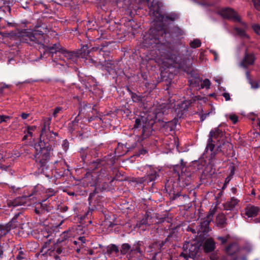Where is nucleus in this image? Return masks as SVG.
I'll return each mask as SVG.
<instances>
[{
    "label": "nucleus",
    "mask_w": 260,
    "mask_h": 260,
    "mask_svg": "<svg viewBox=\"0 0 260 260\" xmlns=\"http://www.w3.org/2000/svg\"><path fill=\"white\" fill-rule=\"evenodd\" d=\"M115 163V158L112 155H107L102 159H97L93 160L89 164V169L93 172L88 175L94 179V182L91 186L102 188L103 190L106 189L108 181H112L111 177L110 176L108 167L106 165L112 166Z\"/></svg>",
    "instance_id": "obj_3"
},
{
    "label": "nucleus",
    "mask_w": 260,
    "mask_h": 260,
    "mask_svg": "<svg viewBox=\"0 0 260 260\" xmlns=\"http://www.w3.org/2000/svg\"><path fill=\"white\" fill-rule=\"evenodd\" d=\"M80 156L82 161L84 163H86V160H89L92 153V150L88 147L81 148L79 151Z\"/></svg>",
    "instance_id": "obj_23"
},
{
    "label": "nucleus",
    "mask_w": 260,
    "mask_h": 260,
    "mask_svg": "<svg viewBox=\"0 0 260 260\" xmlns=\"http://www.w3.org/2000/svg\"><path fill=\"white\" fill-rule=\"evenodd\" d=\"M229 235H226L225 236H218L216 239L220 242V244L223 245L227 243L228 240L230 238Z\"/></svg>",
    "instance_id": "obj_43"
},
{
    "label": "nucleus",
    "mask_w": 260,
    "mask_h": 260,
    "mask_svg": "<svg viewBox=\"0 0 260 260\" xmlns=\"http://www.w3.org/2000/svg\"><path fill=\"white\" fill-rule=\"evenodd\" d=\"M142 241H136L132 246L131 249L128 252L127 257L132 260H141L144 255V251L142 249L143 245Z\"/></svg>",
    "instance_id": "obj_10"
},
{
    "label": "nucleus",
    "mask_w": 260,
    "mask_h": 260,
    "mask_svg": "<svg viewBox=\"0 0 260 260\" xmlns=\"http://www.w3.org/2000/svg\"><path fill=\"white\" fill-rule=\"evenodd\" d=\"M211 84L210 81L208 79H205L203 80V82L201 83V88H206L208 89L210 88V86Z\"/></svg>",
    "instance_id": "obj_47"
},
{
    "label": "nucleus",
    "mask_w": 260,
    "mask_h": 260,
    "mask_svg": "<svg viewBox=\"0 0 260 260\" xmlns=\"http://www.w3.org/2000/svg\"><path fill=\"white\" fill-rule=\"evenodd\" d=\"M33 194H34V193L32 192L31 194H30L29 196H24L21 197L17 198L14 200H9V201H8V203H7L8 206L9 207H15L22 205L25 203L26 200L27 199H29L28 198L31 197V196H32Z\"/></svg>",
    "instance_id": "obj_16"
},
{
    "label": "nucleus",
    "mask_w": 260,
    "mask_h": 260,
    "mask_svg": "<svg viewBox=\"0 0 260 260\" xmlns=\"http://www.w3.org/2000/svg\"><path fill=\"white\" fill-rule=\"evenodd\" d=\"M103 190L102 188L96 187L94 190L89 195L88 199L89 203V211H94L101 208V203L104 201L103 196L98 194L99 190Z\"/></svg>",
    "instance_id": "obj_8"
},
{
    "label": "nucleus",
    "mask_w": 260,
    "mask_h": 260,
    "mask_svg": "<svg viewBox=\"0 0 260 260\" xmlns=\"http://www.w3.org/2000/svg\"><path fill=\"white\" fill-rule=\"evenodd\" d=\"M229 119L234 124H236L238 121V117L235 114H230L229 116Z\"/></svg>",
    "instance_id": "obj_53"
},
{
    "label": "nucleus",
    "mask_w": 260,
    "mask_h": 260,
    "mask_svg": "<svg viewBox=\"0 0 260 260\" xmlns=\"http://www.w3.org/2000/svg\"><path fill=\"white\" fill-rule=\"evenodd\" d=\"M97 120H101V119L96 115H93L91 116L88 117V122H90L92 121H95Z\"/></svg>",
    "instance_id": "obj_57"
},
{
    "label": "nucleus",
    "mask_w": 260,
    "mask_h": 260,
    "mask_svg": "<svg viewBox=\"0 0 260 260\" xmlns=\"http://www.w3.org/2000/svg\"><path fill=\"white\" fill-rule=\"evenodd\" d=\"M149 248L151 249L150 252L153 254V259L155 258L157 254L160 253V249L158 247L157 241H155L149 246Z\"/></svg>",
    "instance_id": "obj_31"
},
{
    "label": "nucleus",
    "mask_w": 260,
    "mask_h": 260,
    "mask_svg": "<svg viewBox=\"0 0 260 260\" xmlns=\"http://www.w3.org/2000/svg\"><path fill=\"white\" fill-rule=\"evenodd\" d=\"M161 126L165 128H170L171 130L175 128L173 124H165V122L164 121H162Z\"/></svg>",
    "instance_id": "obj_59"
},
{
    "label": "nucleus",
    "mask_w": 260,
    "mask_h": 260,
    "mask_svg": "<svg viewBox=\"0 0 260 260\" xmlns=\"http://www.w3.org/2000/svg\"><path fill=\"white\" fill-rule=\"evenodd\" d=\"M239 202V201L237 199L232 197L231 198L230 201H227L225 203L224 208L226 210H232L235 207Z\"/></svg>",
    "instance_id": "obj_29"
},
{
    "label": "nucleus",
    "mask_w": 260,
    "mask_h": 260,
    "mask_svg": "<svg viewBox=\"0 0 260 260\" xmlns=\"http://www.w3.org/2000/svg\"><path fill=\"white\" fill-rule=\"evenodd\" d=\"M250 84H251V87L253 89H257L259 87V84L257 82L250 81Z\"/></svg>",
    "instance_id": "obj_60"
},
{
    "label": "nucleus",
    "mask_w": 260,
    "mask_h": 260,
    "mask_svg": "<svg viewBox=\"0 0 260 260\" xmlns=\"http://www.w3.org/2000/svg\"><path fill=\"white\" fill-rule=\"evenodd\" d=\"M218 13L223 18L240 22L245 28H247V24L245 22L241 21L240 17L233 9L223 8L219 11Z\"/></svg>",
    "instance_id": "obj_9"
},
{
    "label": "nucleus",
    "mask_w": 260,
    "mask_h": 260,
    "mask_svg": "<svg viewBox=\"0 0 260 260\" xmlns=\"http://www.w3.org/2000/svg\"><path fill=\"white\" fill-rule=\"evenodd\" d=\"M76 52L78 53V58L81 57L85 59H87L89 54L91 52V50L89 49V47L86 44L83 45L81 48L76 50Z\"/></svg>",
    "instance_id": "obj_26"
},
{
    "label": "nucleus",
    "mask_w": 260,
    "mask_h": 260,
    "mask_svg": "<svg viewBox=\"0 0 260 260\" xmlns=\"http://www.w3.org/2000/svg\"><path fill=\"white\" fill-rule=\"evenodd\" d=\"M210 222L208 220H204L201 223V227L204 232H206V230L209 228Z\"/></svg>",
    "instance_id": "obj_48"
},
{
    "label": "nucleus",
    "mask_w": 260,
    "mask_h": 260,
    "mask_svg": "<svg viewBox=\"0 0 260 260\" xmlns=\"http://www.w3.org/2000/svg\"><path fill=\"white\" fill-rule=\"evenodd\" d=\"M102 47L100 48V47H94L91 49V53L93 54V56L95 58H97L99 64L104 66H106V60L104 58V56L102 55Z\"/></svg>",
    "instance_id": "obj_17"
},
{
    "label": "nucleus",
    "mask_w": 260,
    "mask_h": 260,
    "mask_svg": "<svg viewBox=\"0 0 260 260\" xmlns=\"http://www.w3.org/2000/svg\"><path fill=\"white\" fill-rule=\"evenodd\" d=\"M216 222L220 228H224L227 225L226 218L223 213L218 214L216 218Z\"/></svg>",
    "instance_id": "obj_27"
},
{
    "label": "nucleus",
    "mask_w": 260,
    "mask_h": 260,
    "mask_svg": "<svg viewBox=\"0 0 260 260\" xmlns=\"http://www.w3.org/2000/svg\"><path fill=\"white\" fill-rule=\"evenodd\" d=\"M160 170L156 168L150 167L145 175L147 181V185L152 182L151 185L155 184V181L159 177Z\"/></svg>",
    "instance_id": "obj_15"
},
{
    "label": "nucleus",
    "mask_w": 260,
    "mask_h": 260,
    "mask_svg": "<svg viewBox=\"0 0 260 260\" xmlns=\"http://www.w3.org/2000/svg\"><path fill=\"white\" fill-rule=\"evenodd\" d=\"M134 182L137 184H143L144 185H147V181L145 176L142 177L136 178Z\"/></svg>",
    "instance_id": "obj_45"
},
{
    "label": "nucleus",
    "mask_w": 260,
    "mask_h": 260,
    "mask_svg": "<svg viewBox=\"0 0 260 260\" xmlns=\"http://www.w3.org/2000/svg\"><path fill=\"white\" fill-rule=\"evenodd\" d=\"M189 45L190 47L192 48H197L201 46V42L199 39H195L190 42Z\"/></svg>",
    "instance_id": "obj_44"
},
{
    "label": "nucleus",
    "mask_w": 260,
    "mask_h": 260,
    "mask_svg": "<svg viewBox=\"0 0 260 260\" xmlns=\"http://www.w3.org/2000/svg\"><path fill=\"white\" fill-rule=\"evenodd\" d=\"M46 193H47V195L48 197H52L53 195H54L55 192L54 191V190L53 189L50 188L48 190V191H47Z\"/></svg>",
    "instance_id": "obj_62"
},
{
    "label": "nucleus",
    "mask_w": 260,
    "mask_h": 260,
    "mask_svg": "<svg viewBox=\"0 0 260 260\" xmlns=\"http://www.w3.org/2000/svg\"><path fill=\"white\" fill-rule=\"evenodd\" d=\"M77 75L80 82L84 85L86 89L91 90L92 87L96 85V83L94 78L91 76H87L83 72L80 71H76Z\"/></svg>",
    "instance_id": "obj_11"
},
{
    "label": "nucleus",
    "mask_w": 260,
    "mask_h": 260,
    "mask_svg": "<svg viewBox=\"0 0 260 260\" xmlns=\"http://www.w3.org/2000/svg\"><path fill=\"white\" fill-rule=\"evenodd\" d=\"M48 135L47 139L40 140L34 146L35 152L32 158L35 161L37 168L41 173L47 169V164L50 159L51 152L53 151L52 145L54 142H51V140L48 141Z\"/></svg>",
    "instance_id": "obj_4"
},
{
    "label": "nucleus",
    "mask_w": 260,
    "mask_h": 260,
    "mask_svg": "<svg viewBox=\"0 0 260 260\" xmlns=\"http://www.w3.org/2000/svg\"><path fill=\"white\" fill-rule=\"evenodd\" d=\"M183 35L184 31L178 26H174L170 29L164 24L157 25L145 32L141 45L151 49L158 48V45H160L162 47L159 53L162 58L170 61L175 67L186 71L189 67L187 60L179 54L178 51L165 47L174 37Z\"/></svg>",
    "instance_id": "obj_2"
},
{
    "label": "nucleus",
    "mask_w": 260,
    "mask_h": 260,
    "mask_svg": "<svg viewBox=\"0 0 260 260\" xmlns=\"http://www.w3.org/2000/svg\"><path fill=\"white\" fill-rule=\"evenodd\" d=\"M179 16L175 13H171L167 14H159L158 19L161 22H168L169 21H174L177 19Z\"/></svg>",
    "instance_id": "obj_24"
},
{
    "label": "nucleus",
    "mask_w": 260,
    "mask_h": 260,
    "mask_svg": "<svg viewBox=\"0 0 260 260\" xmlns=\"http://www.w3.org/2000/svg\"><path fill=\"white\" fill-rule=\"evenodd\" d=\"M215 242L212 238H207L203 244V248L206 253L213 251L216 247Z\"/></svg>",
    "instance_id": "obj_21"
},
{
    "label": "nucleus",
    "mask_w": 260,
    "mask_h": 260,
    "mask_svg": "<svg viewBox=\"0 0 260 260\" xmlns=\"http://www.w3.org/2000/svg\"><path fill=\"white\" fill-rule=\"evenodd\" d=\"M147 153V150L144 148H142L139 150L137 155L140 156V155H144Z\"/></svg>",
    "instance_id": "obj_63"
},
{
    "label": "nucleus",
    "mask_w": 260,
    "mask_h": 260,
    "mask_svg": "<svg viewBox=\"0 0 260 260\" xmlns=\"http://www.w3.org/2000/svg\"><path fill=\"white\" fill-rule=\"evenodd\" d=\"M177 228L175 227L173 228L169 229V237L171 238H177Z\"/></svg>",
    "instance_id": "obj_46"
},
{
    "label": "nucleus",
    "mask_w": 260,
    "mask_h": 260,
    "mask_svg": "<svg viewBox=\"0 0 260 260\" xmlns=\"http://www.w3.org/2000/svg\"><path fill=\"white\" fill-rule=\"evenodd\" d=\"M254 8L257 10L260 11V0H251Z\"/></svg>",
    "instance_id": "obj_56"
},
{
    "label": "nucleus",
    "mask_w": 260,
    "mask_h": 260,
    "mask_svg": "<svg viewBox=\"0 0 260 260\" xmlns=\"http://www.w3.org/2000/svg\"><path fill=\"white\" fill-rule=\"evenodd\" d=\"M80 114H81V111H80L78 115L75 118L74 120L73 121H72V124L73 125V126H74L76 124H77V123L79 122V120L81 119V118L80 116Z\"/></svg>",
    "instance_id": "obj_55"
},
{
    "label": "nucleus",
    "mask_w": 260,
    "mask_h": 260,
    "mask_svg": "<svg viewBox=\"0 0 260 260\" xmlns=\"http://www.w3.org/2000/svg\"><path fill=\"white\" fill-rule=\"evenodd\" d=\"M132 246L128 243H123L121 246V249L120 250V252L121 254L125 255L127 254V256L128 255V252H129L131 249Z\"/></svg>",
    "instance_id": "obj_38"
},
{
    "label": "nucleus",
    "mask_w": 260,
    "mask_h": 260,
    "mask_svg": "<svg viewBox=\"0 0 260 260\" xmlns=\"http://www.w3.org/2000/svg\"><path fill=\"white\" fill-rule=\"evenodd\" d=\"M259 210L257 206L249 205L245 209V215L248 217H255L258 215Z\"/></svg>",
    "instance_id": "obj_20"
},
{
    "label": "nucleus",
    "mask_w": 260,
    "mask_h": 260,
    "mask_svg": "<svg viewBox=\"0 0 260 260\" xmlns=\"http://www.w3.org/2000/svg\"><path fill=\"white\" fill-rule=\"evenodd\" d=\"M102 55L104 56V58L106 60V63L107 64H112V60L111 59V57L110 56V51L108 50V47L106 46L102 47V50H101Z\"/></svg>",
    "instance_id": "obj_30"
},
{
    "label": "nucleus",
    "mask_w": 260,
    "mask_h": 260,
    "mask_svg": "<svg viewBox=\"0 0 260 260\" xmlns=\"http://www.w3.org/2000/svg\"><path fill=\"white\" fill-rule=\"evenodd\" d=\"M177 122H178V119L176 118H174L172 120L165 122V124H173V126L175 127Z\"/></svg>",
    "instance_id": "obj_58"
},
{
    "label": "nucleus",
    "mask_w": 260,
    "mask_h": 260,
    "mask_svg": "<svg viewBox=\"0 0 260 260\" xmlns=\"http://www.w3.org/2000/svg\"><path fill=\"white\" fill-rule=\"evenodd\" d=\"M157 241L158 245V247H159V248L160 249V251H161L162 249H163V246L165 245L166 243L164 242L163 240L161 241Z\"/></svg>",
    "instance_id": "obj_64"
},
{
    "label": "nucleus",
    "mask_w": 260,
    "mask_h": 260,
    "mask_svg": "<svg viewBox=\"0 0 260 260\" xmlns=\"http://www.w3.org/2000/svg\"><path fill=\"white\" fill-rule=\"evenodd\" d=\"M86 60H88V62L92 63L94 66L98 65L99 61L97 58L95 59L92 58L90 56L88 55L87 59H85Z\"/></svg>",
    "instance_id": "obj_52"
},
{
    "label": "nucleus",
    "mask_w": 260,
    "mask_h": 260,
    "mask_svg": "<svg viewBox=\"0 0 260 260\" xmlns=\"http://www.w3.org/2000/svg\"><path fill=\"white\" fill-rule=\"evenodd\" d=\"M69 170L64 168L56 169L55 171V176L56 178H61L65 176H67L69 174Z\"/></svg>",
    "instance_id": "obj_36"
},
{
    "label": "nucleus",
    "mask_w": 260,
    "mask_h": 260,
    "mask_svg": "<svg viewBox=\"0 0 260 260\" xmlns=\"http://www.w3.org/2000/svg\"><path fill=\"white\" fill-rule=\"evenodd\" d=\"M216 148H215V150L214 148L212 150H208L210 151L209 156H208L209 161L210 163H214V160L216 159V156L217 154L222 151V148L223 146H221V144L216 145ZM205 151L206 152V150ZM208 154L209 151H208L207 153L206 152V155H208Z\"/></svg>",
    "instance_id": "obj_25"
},
{
    "label": "nucleus",
    "mask_w": 260,
    "mask_h": 260,
    "mask_svg": "<svg viewBox=\"0 0 260 260\" xmlns=\"http://www.w3.org/2000/svg\"><path fill=\"white\" fill-rule=\"evenodd\" d=\"M131 98L133 103H139V105L141 106L144 105L145 98V96L143 95L142 94H138L135 92L134 93L132 94Z\"/></svg>",
    "instance_id": "obj_28"
},
{
    "label": "nucleus",
    "mask_w": 260,
    "mask_h": 260,
    "mask_svg": "<svg viewBox=\"0 0 260 260\" xmlns=\"http://www.w3.org/2000/svg\"><path fill=\"white\" fill-rule=\"evenodd\" d=\"M238 249V246L236 243L233 242L229 244L228 246L225 247V251L226 252L230 254L233 255L237 252Z\"/></svg>",
    "instance_id": "obj_34"
},
{
    "label": "nucleus",
    "mask_w": 260,
    "mask_h": 260,
    "mask_svg": "<svg viewBox=\"0 0 260 260\" xmlns=\"http://www.w3.org/2000/svg\"><path fill=\"white\" fill-rule=\"evenodd\" d=\"M126 25L129 27L128 31L132 34L133 35L135 34L136 31L140 26L139 24H137L133 19H131L127 22Z\"/></svg>",
    "instance_id": "obj_32"
},
{
    "label": "nucleus",
    "mask_w": 260,
    "mask_h": 260,
    "mask_svg": "<svg viewBox=\"0 0 260 260\" xmlns=\"http://www.w3.org/2000/svg\"><path fill=\"white\" fill-rule=\"evenodd\" d=\"M61 146L63 150L64 151H67L69 148V141L67 139L63 140L62 143L61 144Z\"/></svg>",
    "instance_id": "obj_51"
},
{
    "label": "nucleus",
    "mask_w": 260,
    "mask_h": 260,
    "mask_svg": "<svg viewBox=\"0 0 260 260\" xmlns=\"http://www.w3.org/2000/svg\"><path fill=\"white\" fill-rule=\"evenodd\" d=\"M183 248V252L181 253L180 255L186 259L189 257H195L199 250L197 245L188 244L185 247L184 246Z\"/></svg>",
    "instance_id": "obj_14"
},
{
    "label": "nucleus",
    "mask_w": 260,
    "mask_h": 260,
    "mask_svg": "<svg viewBox=\"0 0 260 260\" xmlns=\"http://www.w3.org/2000/svg\"><path fill=\"white\" fill-rule=\"evenodd\" d=\"M124 148H125V146L121 143H118L117 147L115 149V153L118 154V156H121L124 154L126 151L124 150Z\"/></svg>",
    "instance_id": "obj_41"
},
{
    "label": "nucleus",
    "mask_w": 260,
    "mask_h": 260,
    "mask_svg": "<svg viewBox=\"0 0 260 260\" xmlns=\"http://www.w3.org/2000/svg\"><path fill=\"white\" fill-rule=\"evenodd\" d=\"M252 28L254 30V31L257 35H259L260 33V25L258 24H253L252 25Z\"/></svg>",
    "instance_id": "obj_54"
},
{
    "label": "nucleus",
    "mask_w": 260,
    "mask_h": 260,
    "mask_svg": "<svg viewBox=\"0 0 260 260\" xmlns=\"http://www.w3.org/2000/svg\"><path fill=\"white\" fill-rule=\"evenodd\" d=\"M191 167H187L182 159H180V165H174L173 167V171L177 177V179L182 186H187L190 184L192 179L193 173L191 170Z\"/></svg>",
    "instance_id": "obj_7"
},
{
    "label": "nucleus",
    "mask_w": 260,
    "mask_h": 260,
    "mask_svg": "<svg viewBox=\"0 0 260 260\" xmlns=\"http://www.w3.org/2000/svg\"><path fill=\"white\" fill-rule=\"evenodd\" d=\"M50 119H48L44 122L43 126L42 128L40 135V140H43V139H47V137L48 135V141L51 140V142H54L55 137L57 136V133H54L50 130Z\"/></svg>",
    "instance_id": "obj_12"
},
{
    "label": "nucleus",
    "mask_w": 260,
    "mask_h": 260,
    "mask_svg": "<svg viewBox=\"0 0 260 260\" xmlns=\"http://www.w3.org/2000/svg\"><path fill=\"white\" fill-rule=\"evenodd\" d=\"M150 218L147 213H146L142 219L138 220L136 224V226L143 231H145L146 227L150 225L148 223V219Z\"/></svg>",
    "instance_id": "obj_22"
},
{
    "label": "nucleus",
    "mask_w": 260,
    "mask_h": 260,
    "mask_svg": "<svg viewBox=\"0 0 260 260\" xmlns=\"http://www.w3.org/2000/svg\"><path fill=\"white\" fill-rule=\"evenodd\" d=\"M49 31L45 24L36 25L35 29L30 31L23 29L19 32L20 40L30 46L38 47L42 58L51 57L54 66H68L69 62H75L78 58L76 51H69L62 48L58 43L45 45L44 34Z\"/></svg>",
    "instance_id": "obj_1"
},
{
    "label": "nucleus",
    "mask_w": 260,
    "mask_h": 260,
    "mask_svg": "<svg viewBox=\"0 0 260 260\" xmlns=\"http://www.w3.org/2000/svg\"><path fill=\"white\" fill-rule=\"evenodd\" d=\"M221 125L218 127L212 129L209 134L207 144L206 147V153L209 150H212L215 148L216 145L221 144L223 146L229 144V142L226 139L225 132L221 128Z\"/></svg>",
    "instance_id": "obj_6"
},
{
    "label": "nucleus",
    "mask_w": 260,
    "mask_h": 260,
    "mask_svg": "<svg viewBox=\"0 0 260 260\" xmlns=\"http://www.w3.org/2000/svg\"><path fill=\"white\" fill-rule=\"evenodd\" d=\"M49 201L44 200L41 203H38L35 207V212L39 215H41L45 213H52L54 210V207Z\"/></svg>",
    "instance_id": "obj_13"
},
{
    "label": "nucleus",
    "mask_w": 260,
    "mask_h": 260,
    "mask_svg": "<svg viewBox=\"0 0 260 260\" xmlns=\"http://www.w3.org/2000/svg\"><path fill=\"white\" fill-rule=\"evenodd\" d=\"M161 113H158L155 116V119L150 115L147 117L139 116L136 118L134 125V129H142L141 137L142 139H145L149 137L153 131V126L156 121H160V119H157V116L161 115Z\"/></svg>",
    "instance_id": "obj_5"
},
{
    "label": "nucleus",
    "mask_w": 260,
    "mask_h": 260,
    "mask_svg": "<svg viewBox=\"0 0 260 260\" xmlns=\"http://www.w3.org/2000/svg\"><path fill=\"white\" fill-rule=\"evenodd\" d=\"M242 26L244 27V29L239 28L238 27H235L234 28V30L236 31L237 35L240 37L242 38H245L246 39H250L249 36L246 34L244 29H247V28H245L243 25Z\"/></svg>",
    "instance_id": "obj_35"
},
{
    "label": "nucleus",
    "mask_w": 260,
    "mask_h": 260,
    "mask_svg": "<svg viewBox=\"0 0 260 260\" xmlns=\"http://www.w3.org/2000/svg\"><path fill=\"white\" fill-rule=\"evenodd\" d=\"M255 60V57L253 53H248L245 51L244 58L241 62V66L247 68L248 66L254 64Z\"/></svg>",
    "instance_id": "obj_18"
},
{
    "label": "nucleus",
    "mask_w": 260,
    "mask_h": 260,
    "mask_svg": "<svg viewBox=\"0 0 260 260\" xmlns=\"http://www.w3.org/2000/svg\"><path fill=\"white\" fill-rule=\"evenodd\" d=\"M191 104V102L190 101H184L182 102L181 103L178 105V109H179L178 112L180 111L182 113V115L184 114V113L187 111Z\"/></svg>",
    "instance_id": "obj_33"
},
{
    "label": "nucleus",
    "mask_w": 260,
    "mask_h": 260,
    "mask_svg": "<svg viewBox=\"0 0 260 260\" xmlns=\"http://www.w3.org/2000/svg\"><path fill=\"white\" fill-rule=\"evenodd\" d=\"M24 215L21 212H18L15 215L11 220L8 223L11 229H15L23 224L22 218Z\"/></svg>",
    "instance_id": "obj_19"
},
{
    "label": "nucleus",
    "mask_w": 260,
    "mask_h": 260,
    "mask_svg": "<svg viewBox=\"0 0 260 260\" xmlns=\"http://www.w3.org/2000/svg\"><path fill=\"white\" fill-rule=\"evenodd\" d=\"M11 117L9 116L0 115V123L3 122H8L11 119Z\"/></svg>",
    "instance_id": "obj_50"
},
{
    "label": "nucleus",
    "mask_w": 260,
    "mask_h": 260,
    "mask_svg": "<svg viewBox=\"0 0 260 260\" xmlns=\"http://www.w3.org/2000/svg\"><path fill=\"white\" fill-rule=\"evenodd\" d=\"M16 252L18 253V254L16 257V260H22L25 258L26 251L23 250L21 247H17L15 251V253Z\"/></svg>",
    "instance_id": "obj_37"
},
{
    "label": "nucleus",
    "mask_w": 260,
    "mask_h": 260,
    "mask_svg": "<svg viewBox=\"0 0 260 260\" xmlns=\"http://www.w3.org/2000/svg\"><path fill=\"white\" fill-rule=\"evenodd\" d=\"M18 3H20V6L25 10H28L29 9L28 5L29 3L27 1L22 2L21 0H15Z\"/></svg>",
    "instance_id": "obj_49"
},
{
    "label": "nucleus",
    "mask_w": 260,
    "mask_h": 260,
    "mask_svg": "<svg viewBox=\"0 0 260 260\" xmlns=\"http://www.w3.org/2000/svg\"><path fill=\"white\" fill-rule=\"evenodd\" d=\"M119 252V249L115 244H111L107 248L106 253L108 254H111L112 253H118Z\"/></svg>",
    "instance_id": "obj_40"
},
{
    "label": "nucleus",
    "mask_w": 260,
    "mask_h": 260,
    "mask_svg": "<svg viewBox=\"0 0 260 260\" xmlns=\"http://www.w3.org/2000/svg\"><path fill=\"white\" fill-rule=\"evenodd\" d=\"M149 9L150 11L152 12L154 15L159 14V7L157 2H152L150 4Z\"/></svg>",
    "instance_id": "obj_39"
},
{
    "label": "nucleus",
    "mask_w": 260,
    "mask_h": 260,
    "mask_svg": "<svg viewBox=\"0 0 260 260\" xmlns=\"http://www.w3.org/2000/svg\"><path fill=\"white\" fill-rule=\"evenodd\" d=\"M62 108L60 107H57L55 108L53 115L54 117H56L57 116V114L60 112V111H61Z\"/></svg>",
    "instance_id": "obj_61"
},
{
    "label": "nucleus",
    "mask_w": 260,
    "mask_h": 260,
    "mask_svg": "<svg viewBox=\"0 0 260 260\" xmlns=\"http://www.w3.org/2000/svg\"><path fill=\"white\" fill-rule=\"evenodd\" d=\"M60 243L61 242L58 240L54 249V250L58 254H60L61 253L64 254L66 252L65 248L63 247L62 245H59Z\"/></svg>",
    "instance_id": "obj_42"
}]
</instances>
